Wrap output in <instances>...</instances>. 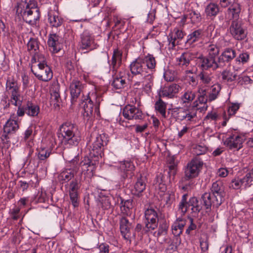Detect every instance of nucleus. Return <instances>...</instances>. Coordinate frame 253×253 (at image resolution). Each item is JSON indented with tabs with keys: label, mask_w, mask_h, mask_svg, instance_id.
<instances>
[{
	"label": "nucleus",
	"mask_w": 253,
	"mask_h": 253,
	"mask_svg": "<svg viewBox=\"0 0 253 253\" xmlns=\"http://www.w3.org/2000/svg\"><path fill=\"white\" fill-rule=\"evenodd\" d=\"M145 217L146 220L145 227L147 231H152L158 226V216L156 211L151 208L145 211Z\"/></svg>",
	"instance_id": "12"
},
{
	"label": "nucleus",
	"mask_w": 253,
	"mask_h": 253,
	"mask_svg": "<svg viewBox=\"0 0 253 253\" xmlns=\"http://www.w3.org/2000/svg\"><path fill=\"white\" fill-rule=\"evenodd\" d=\"M122 52L118 49H116L113 51V54L112 59L110 62L109 61L110 68L113 71H117L118 68L122 63Z\"/></svg>",
	"instance_id": "24"
},
{
	"label": "nucleus",
	"mask_w": 253,
	"mask_h": 253,
	"mask_svg": "<svg viewBox=\"0 0 253 253\" xmlns=\"http://www.w3.org/2000/svg\"><path fill=\"white\" fill-rule=\"evenodd\" d=\"M164 77L166 81L168 82H172L177 78L176 73L173 70H168L165 72Z\"/></svg>",
	"instance_id": "52"
},
{
	"label": "nucleus",
	"mask_w": 253,
	"mask_h": 253,
	"mask_svg": "<svg viewBox=\"0 0 253 253\" xmlns=\"http://www.w3.org/2000/svg\"><path fill=\"white\" fill-rule=\"evenodd\" d=\"M246 137V133L233 131L228 135L223 143L229 149L238 151L243 147V144Z\"/></svg>",
	"instance_id": "7"
},
{
	"label": "nucleus",
	"mask_w": 253,
	"mask_h": 253,
	"mask_svg": "<svg viewBox=\"0 0 253 253\" xmlns=\"http://www.w3.org/2000/svg\"><path fill=\"white\" fill-rule=\"evenodd\" d=\"M189 17L191 21L193 23H198L201 20V16L200 13L196 11H192L189 13Z\"/></svg>",
	"instance_id": "59"
},
{
	"label": "nucleus",
	"mask_w": 253,
	"mask_h": 253,
	"mask_svg": "<svg viewBox=\"0 0 253 253\" xmlns=\"http://www.w3.org/2000/svg\"><path fill=\"white\" fill-rule=\"evenodd\" d=\"M237 76V74H233L231 71L228 70H224L221 74L222 80L227 82H231L234 81Z\"/></svg>",
	"instance_id": "47"
},
{
	"label": "nucleus",
	"mask_w": 253,
	"mask_h": 253,
	"mask_svg": "<svg viewBox=\"0 0 253 253\" xmlns=\"http://www.w3.org/2000/svg\"><path fill=\"white\" fill-rule=\"evenodd\" d=\"M108 141V135L105 133L98 134L93 142L90 155L95 157H101L103 154L104 146Z\"/></svg>",
	"instance_id": "8"
},
{
	"label": "nucleus",
	"mask_w": 253,
	"mask_h": 253,
	"mask_svg": "<svg viewBox=\"0 0 253 253\" xmlns=\"http://www.w3.org/2000/svg\"><path fill=\"white\" fill-rule=\"evenodd\" d=\"M196 114L194 112H190L189 110H181L178 113V119L181 121L186 119L187 121H191L195 118Z\"/></svg>",
	"instance_id": "42"
},
{
	"label": "nucleus",
	"mask_w": 253,
	"mask_h": 253,
	"mask_svg": "<svg viewBox=\"0 0 253 253\" xmlns=\"http://www.w3.org/2000/svg\"><path fill=\"white\" fill-rule=\"evenodd\" d=\"M240 108V104L238 103L232 104L228 108V113L229 115H234Z\"/></svg>",
	"instance_id": "62"
},
{
	"label": "nucleus",
	"mask_w": 253,
	"mask_h": 253,
	"mask_svg": "<svg viewBox=\"0 0 253 253\" xmlns=\"http://www.w3.org/2000/svg\"><path fill=\"white\" fill-rule=\"evenodd\" d=\"M242 181L243 187L247 188L250 187L253 184V177L251 174L248 173L246 175L241 179Z\"/></svg>",
	"instance_id": "54"
},
{
	"label": "nucleus",
	"mask_w": 253,
	"mask_h": 253,
	"mask_svg": "<svg viewBox=\"0 0 253 253\" xmlns=\"http://www.w3.org/2000/svg\"><path fill=\"white\" fill-rule=\"evenodd\" d=\"M50 92L51 103L53 105L55 108L59 107L61 102V98L58 89L56 88L54 90H51Z\"/></svg>",
	"instance_id": "41"
},
{
	"label": "nucleus",
	"mask_w": 253,
	"mask_h": 253,
	"mask_svg": "<svg viewBox=\"0 0 253 253\" xmlns=\"http://www.w3.org/2000/svg\"><path fill=\"white\" fill-rule=\"evenodd\" d=\"M132 228L131 224L128 220L125 217H122L120 220V229L121 234L124 238L129 240L130 238V229Z\"/></svg>",
	"instance_id": "20"
},
{
	"label": "nucleus",
	"mask_w": 253,
	"mask_h": 253,
	"mask_svg": "<svg viewBox=\"0 0 253 253\" xmlns=\"http://www.w3.org/2000/svg\"><path fill=\"white\" fill-rule=\"evenodd\" d=\"M241 6L239 3H233L228 9V14L232 15L233 18H237L239 17V14L241 12Z\"/></svg>",
	"instance_id": "45"
},
{
	"label": "nucleus",
	"mask_w": 253,
	"mask_h": 253,
	"mask_svg": "<svg viewBox=\"0 0 253 253\" xmlns=\"http://www.w3.org/2000/svg\"><path fill=\"white\" fill-rule=\"evenodd\" d=\"M209 101V97L199 95L197 99L194 102L193 106L197 108V109L200 112H205L208 107L207 104Z\"/></svg>",
	"instance_id": "31"
},
{
	"label": "nucleus",
	"mask_w": 253,
	"mask_h": 253,
	"mask_svg": "<svg viewBox=\"0 0 253 253\" xmlns=\"http://www.w3.org/2000/svg\"><path fill=\"white\" fill-rule=\"evenodd\" d=\"M169 228V223L166 220H163L160 223L158 231V235L160 236L166 234Z\"/></svg>",
	"instance_id": "56"
},
{
	"label": "nucleus",
	"mask_w": 253,
	"mask_h": 253,
	"mask_svg": "<svg viewBox=\"0 0 253 253\" xmlns=\"http://www.w3.org/2000/svg\"><path fill=\"white\" fill-rule=\"evenodd\" d=\"M84 87L83 84L77 80H74L70 84V90L72 101L77 98Z\"/></svg>",
	"instance_id": "22"
},
{
	"label": "nucleus",
	"mask_w": 253,
	"mask_h": 253,
	"mask_svg": "<svg viewBox=\"0 0 253 253\" xmlns=\"http://www.w3.org/2000/svg\"><path fill=\"white\" fill-rule=\"evenodd\" d=\"M27 47L28 51L34 55L32 58H34L36 56L43 55L39 53V43L37 39L31 38L27 43Z\"/></svg>",
	"instance_id": "34"
},
{
	"label": "nucleus",
	"mask_w": 253,
	"mask_h": 253,
	"mask_svg": "<svg viewBox=\"0 0 253 253\" xmlns=\"http://www.w3.org/2000/svg\"><path fill=\"white\" fill-rule=\"evenodd\" d=\"M241 187H243L241 179L233 180L230 184V187H232L235 189H238Z\"/></svg>",
	"instance_id": "63"
},
{
	"label": "nucleus",
	"mask_w": 253,
	"mask_h": 253,
	"mask_svg": "<svg viewBox=\"0 0 253 253\" xmlns=\"http://www.w3.org/2000/svg\"><path fill=\"white\" fill-rule=\"evenodd\" d=\"M31 62L32 64L38 63L37 66H32L31 71L39 80L48 82L52 79V72L47 65L45 58L43 55L36 56L34 58L32 59Z\"/></svg>",
	"instance_id": "4"
},
{
	"label": "nucleus",
	"mask_w": 253,
	"mask_h": 253,
	"mask_svg": "<svg viewBox=\"0 0 253 253\" xmlns=\"http://www.w3.org/2000/svg\"><path fill=\"white\" fill-rule=\"evenodd\" d=\"M230 32L233 37L237 40H243L247 36L245 30L239 21H233L230 27Z\"/></svg>",
	"instance_id": "13"
},
{
	"label": "nucleus",
	"mask_w": 253,
	"mask_h": 253,
	"mask_svg": "<svg viewBox=\"0 0 253 253\" xmlns=\"http://www.w3.org/2000/svg\"><path fill=\"white\" fill-rule=\"evenodd\" d=\"M184 34L182 31L178 29L175 28L169 34L168 37V40L169 45L173 48L175 45V41L176 40H181L183 38Z\"/></svg>",
	"instance_id": "30"
},
{
	"label": "nucleus",
	"mask_w": 253,
	"mask_h": 253,
	"mask_svg": "<svg viewBox=\"0 0 253 253\" xmlns=\"http://www.w3.org/2000/svg\"><path fill=\"white\" fill-rule=\"evenodd\" d=\"M94 99H95V96L94 95L91 94L90 99L86 98L84 102L83 108L84 112L83 113V115L84 118L86 117L87 119L93 115L94 106L91 103V101L94 100Z\"/></svg>",
	"instance_id": "23"
},
{
	"label": "nucleus",
	"mask_w": 253,
	"mask_h": 253,
	"mask_svg": "<svg viewBox=\"0 0 253 253\" xmlns=\"http://www.w3.org/2000/svg\"><path fill=\"white\" fill-rule=\"evenodd\" d=\"M79 188V183L77 180H73L69 185V195L72 204L74 207L78 206V190Z\"/></svg>",
	"instance_id": "21"
},
{
	"label": "nucleus",
	"mask_w": 253,
	"mask_h": 253,
	"mask_svg": "<svg viewBox=\"0 0 253 253\" xmlns=\"http://www.w3.org/2000/svg\"><path fill=\"white\" fill-rule=\"evenodd\" d=\"M236 56V51L231 48H227L224 49L221 54L218 57V62L221 64L224 62H228L231 61Z\"/></svg>",
	"instance_id": "27"
},
{
	"label": "nucleus",
	"mask_w": 253,
	"mask_h": 253,
	"mask_svg": "<svg viewBox=\"0 0 253 253\" xmlns=\"http://www.w3.org/2000/svg\"><path fill=\"white\" fill-rule=\"evenodd\" d=\"M120 76L119 77H116L112 84V85L114 86V88L116 89H120L123 88L125 84H126V79L123 76V74H125V72L123 71H120Z\"/></svg>",
	"instance_id": "43"
},
{
	"label": "nucleus",
	"mask_w": 253,
	"mask_h": 253,
	"mask_svg": "<svg viewBox=\"0 0 253 253\" xmlns=\"http://www.w3.org/2000/svg\"><path fill=\"white\" fill-rule=\"evenodd\" d=\"M203 165L204 162L202 159L197 157L192 159L184 169V178L186 180H189L198 177Z\"/></svg>",
	"instance_id": "6"
},
{
	"label": "nucleus",
	"mask_w": 253,
	"mask_h": 253,
	"mask_svg": "<svg viewBox=\"0 0 253 253\" xmlns=\"http://www.w3.org/2000/svg\"><path fill=\"white\" fill-rule=\"evenodd\" d=\"M196 97L195 92L187 89L184 90L183 94L180 97V99L183 103H190L192 102Z\"/></svg>",
	"instance_id": "37"
},
{
	"label": "nucleus",
	"mask_w": 253,
	"mask_h": 253,
	"mask_svg": "<svg viewBox=\"0 0 253 253\" xmlns=\"http://www.w3.org/2000/svg\"><path fill=\"white\" fill-rule=\"evenodd\" d=\"M185 225V220L180 217L177 218L171 226L172 234L175 236H179L182 234L183 228Z\"/></svg>",
	"instance_id": "28"
},
{
	"label": "nucleus",
	"mask_w": 253,
	"mask_h": 253,
	"mask_svg": "<svg viewBox=\"0 0 253 253\" xmlns=\"http://www.w3.org/2000/svg\"><path fill=\"white\" fill-rule=\"evenodd\" d=\"M25 112L28 116L35 117L37 116L39 113L40 108L36 104L28 101L25 107Z\"/></svg>",
	"instance_id": "36"
},
{
	"label": "nucleus",
	"mask_w": 253,
	"mask_h": 253,
	"mask_svg": "<svg viewBox=\"0 0 253 253\" xmlns=\"http://www.w3.org/2000/svg\"><path fill=\"white\" fill-rule=\"evenodd\" d=\"M81 48L84 49H89L92 50L97 47L94 43L93 38L87 31H84L81 35Z\"/></svg>",
	"instance_id": "19"
},
{
	"label": "nucleus",
	"mask_w": 253,
	"mask_h": 253,
	"mask_svg": "<svg viewBox=\"0 0 253 253\" xmlns=\"http://www.w3.org/2000/svg\"><path fill=\"white\" fill-rule=\"evenodd\" d=\"M118 167L119 172L121 176L125 178L127 177V172L133 169V164L130 161H124L120 162Z\"/></svg>",
	"instance_id": "26"
},
{
	"label": "nucleus",
	"mask_w": 253,
	"mask_h": 253,
	"mask_svg": "<svg viewBox=\"0 0 253 253\" xmlns=\"http://www.w3.org/2000/svg\"><path fill=\"white\" fill-rule=\"evenodd\" d=\"M145 188L146 184L144 181L141 178L138 179L134 185V194L138 195L142 192L145 189Z\"/></svg>",
	"instance_id": "48"
},
{
	"label": "nucleus",
	"mask_w": 253,
	"mask_h": 253,
	"mask_svg": "<svg viewBox=\"0 0 253 253\" xmlns=\"http://www.w3.org/2000/svg\"><path fill=\"white\" fill-rule=\"evenodd\" d=\"M193 151L197 155H203L207 151V147L204 145H197L193 148Z\"/></svg>",
	"instance_id": "58"
},
{
	"label": "nucleus",
	"mask_w": 253,
	"mask_h": 253,
	"mask_svg": "<svg viewBox=\"0 0 253 253\" xmlns=\"http://www.w3.org/2000/svg\"><path fill=\"white\" fill-rule=\"evenodd\" d=\"M218 118V115L217 112L215 111H212L208 112V114L204 119V121H215Z\"/></svg>",
	"instance_id": "60"
},
{
	"label": "nucleus",
	"mask_w": 253,
	"mask_h": 253,
	"mask_svg": "<svg viewBox=\"0 0 253 253\" xmlns=\"http://www.w3.org/2000/svg\"><path fill=\"white\" fill-rule=\"evenodd\" d=\"M50 154V148H42L38 153V158L41 160H44L49 156Z\"/></svg>",
	"instance_id": "55"
},
{
	"label": "nucleus",
	"mask_w": 253,
	"mask_h": 253,
	"mask_svg": "<svg viewBox=\"0 0 253 253\" xmlns=\"http://www.w3.org/2000/svg\"><path fill=\"white\" fill-rule=\"evenodd\" d=\"M164 198L167 204L171 205L175 199L174 194L172 192H169L165 194Z\"/></svg>",
	"instance_id": "61"
},
{
	"label": "nucleus",
	"mask_w": 253,
	"mask_h": 253,
	"mask_svg": "<svg viewBox=\"0 0 253 253\" xmlns=\"http://www.w3.org/2000/svg\"><path fill=\"white\" fill-rule=\"evenodd\" d=\"M62 38L56 34H51L48 36L47 43L52 52H59L62 47Z\"/></svg>",
	"instance_id": "17"
},
{
	"label": "nucleus",
	"mask_w": 253,
	"mask_h": 253,
	"mask_svg": "<svg viewBox=\"0 0 253 253\" xmlns=\"http://www.w3.org/2000/svg\"><path fill=\"white\" fill-rule=\"evenodd\" d=\"M91 94H93L95 96V99H94V100H93V101L92 100L91 103L94 106L95 112H97L99 109L100 103L102 99L101 98V97L99 95H97L95 89H94L92 91L89 92L88 93L87 99H90V96Z\"/></svg>",
	"instance_id": "46"
},
{
	"label": "nucleus",
	"mask_w": 253,
	"mask_h": 253,
	"mask_svg": "<svg viewBox=\"0 0 253 253\" xmlns=\"http://www.w3.org/2000/svg\"><path fill=\"white\" fill-rule=\"evenodd\" d=\"M190 60L189 53H184L176 58V64L181 66H187L189 64Z\"/></svg>",
	"instance_id": "44"
},
{
	"label": "nucleus",
	"mask_w": 253,
	"mask_h": 253,
	"mask_svg": "<svg viewBox=\"0 0 253 253\" xmlns=\"http://www.w3.org/2000/svg\"><path fill=\"white\" fill-rule=\"evenodd\" d=\"M229 172L226 168H220L218 169L217 174L221 177H225L227 176Z\"/></svg>",
	"instance_id": "64"
},
{
	"label": "nucleus",
	"mask_w": 253,
	"mask_h": 253,
	"mask_svg": "<svg viewBox=\"0 0 253 253\" xmlns=\"http://www.w3.org/2000/svg\"><path fill=\"white\" fill-rule=\"evenodd\" d=\"M36 198L40 203H44L48 199L45 191L42 188H41V190L38 191Z\"/></svg>",
	"instance_id": "53"
},
{
	"label": "nucleus",
	"mask_w": 253,
	"mask_h": 253,
	"mask_svg": "<svg viewBox=\"0 0 253 253\" xmlns=\"http://www.w3.org/2000/svg\"><path fill=\"white\" fill-rule=\"evenodd\" d=\"M198 66L203 70L211 69L215 70L222 65L218 62V59L209 56L205 57L203 55L199 56L197 59Z\"/></svg>",
	"instance_id": "10"
},
{
	"label": "nucleus",
	"mask_w": 253,
	"mask_h": 253,
	"mask_svg": "<svg viewBox=\"0 0 253 253\" xmlns=\"http://www.w3.org/2000/svg\"><path fill=\"white\" fill-rule=\"evenodd\" d=\"M198 200L196 197L190 198L189 201V206H192L191 210L193 212H199L201 210V207L198 205ZM187 203L180 202L178 206V211L181 215H183L187 211Z\"/></svg>",
	"instance_id": "18"
},
{
	"label": "nucleus",
	"mask_w": 253,
	"mask_h": 253,
	"mask_svg": "<svg viewBox=\"0 0 253 253\" xmlns=\"http://www.w3.org/2000/svg\"><path fill=\"white\" fill-rule=\"evenodd\" d=\"M199 77L204 84H210L213 78L211 74L205 72H202L199 74Z\"/></svg>",
	"instance_id": "50"
},
{
	"label": "nucleus",
	"mask_w": 253,
	"mask_h": 253,
	"mask_svg": "<svg viewBox=\"0 0 253 253\" xmlns=\"http://www.w3.org/2000/svg\"><path fill=\"white\" fill-rule=\"evenodd\" d=\"M212 196L215 198L216 207L219 206L223 200V189L221 182L216 181L212 183L211 188Z\"/></svg>",
	"instance_id": "16"
},
{
	"label": "nucleus",
	"mask_w": 253,
	"mask_h": 253,
	"mask_svg": "<svg viewBox=\"0 0 253 253\" xmlns=\"http://www.w3.org/2000/svg\"><path fill=\"white\" fill-rule=\"evenodd\" d=\"M162 98L158 97V100L154 104V108L156 112L159 113L165 118H166L167 104L162 100Z\"/></svg>",
	"instance_id": "35"
},
{
	"label": "nucleus",
	"mask_w": 253,
	"mask_h": 253,
	"mask_svg": "<svg viewBox=\"0 0 253 253\" xmlns=\"http://www.w3.org/2000/svg\"><path fill=\"white\" fill-rule=\"evenodd\" d=\"M16 9V14L19 18H22L26 23L32 26L36 25L40 18L39 9L37 7L30 8L29 4L26 1H21L18 2Z\"/></svg>",
	"instance_id": "3"
},
{
	"label": "nucleus",
	"mask_w": 253,
	"mask_h": 253,
	"mask_svg": "<svg viewBox=\"0 0 253 253\" xmlns=\"http://www.w3.org/2000/svg\"><path fill=\"white\" fill-rule=\"evenodd\" d=\"M202 199L206 209H210L212 204L216 206V204L214 202L215 201V198L212 196V194L205 193L203 195Z\"/></svg>",
	"instance_id": "38"
},
{
	"label": "nucleus",
	"mask_w": 253,
	"mask_h": 253,
	"mask_svg": "<svg viewBox=\"0 0 253 253\" xmlns=\"http://www.w3.org/2000/svg\"><path fill=\"white\" fill-rule=\"evenodd\" d=\"M219 12V5L214 2H210L205 7V13L207 17H215Z\"/></svg>",
	"instance_id": "33"
},
{
	"label": "nucleus",
	"mask_w": 253,
	"mask_h": 253,
	"mask_svg": "<svg viewBox=\"0 0 253 253\" xmlns=\"http://www.w3.org/2000/svg\"><path fill=\"white\" fill-rule=\"evenodd\" d=\"M6 92L10 95V103L14 106L22 105L23 97L20 93V85L13 77L7 78L5 84Z\"/></svg>",
	"instance_id": "5"
},
{
	"label": "nucleus",
	"mask_w": 253,
	"mask_h": 253,
	"mask_svg": "<svg viewBox=\"0 0 253 253\" xmlns=\"http://www.w3.org/2000/svg\"><path fill=\"white\" fill-rule=\"evenodd\" d=\"M202 31L201 30H197L188 36L187 41L190 42H194L198 41L202 36Z\"/></svg>",
	"instance_id": "49"
},
{
	"label": "nucleus",
	"mask_w": 253,
	"mask_h": 253,
	"mask_svg": "<svg viewBox=\"0 0 253 253\" xmlns=\"http://www.w3.org/2000/svg\"><path fill=\"white\" fill-rule=\"evenodd\" d=\"M48 21L51 26L58 27L62 24L63 20L59 16L58 12L51 11L48 13Z\"/></svg>",
	"instance_id": "32"
},
{
	"label": "nucleus",
	"mask_w": 253,
	"mask_h": 253,
	"mask_svg": "<svg viewBox=\"0 0 253 253\" xmlns=\"http://www.w3.org/2000/svg\"><path fill=\"white\" fill-rule=\"evenodd\" d=\"M250 55L248 52H243L235 60V63L233 65V69L235 71H238L241 69L243 65L248 62Z\"/></svg>",
	"instance_id": "29"
},
{
	"label": "nucleus",
	"mask_w": 253,
	"mask_h": 253,
	"mask_svg": "<svg viewBox=\"0 0 253 253\" xmlns=\"http://www.w3.org/2000/svg\"><path fill=\"white\" fill-rule=\"evenodd\" d=\"M58 137L62 145L66 147L76 146L81 140L80 136L76 133V128L70 123H65L60 127Z\"/></svg>",
	"instance_id": "2"
},
{
	"label": "nucleus",
	"mask_w": 253,
	"mask_h": 253,
	"mask_svg": "<svg viewBox=\"0 0 253 253\" xmlns=\"http://www.w3.org/2000/svg\"><path fill=\"white\" fill-rule=\"evenodd\" d=\"M69 162V165L67 166L68 168L64 169L60 173L59 175V179L60 180L68 182L71 180L74 176V174L77 173L79 169L78 166V162L77 160L72 159L68 160Z\"/></svg>",
	"instance_id": "9"
},
{
	"label": "nucleus",
	"mask_w": 253,
	"mask_h": 253,
	"mask_svg": "<svg viewBox=\"0 0 253 253\" xmlns=\"http://www.w3.org/2000/svg\"><path fill=\"white\" fill-rule=\"evenodd\" d=\"M97 162L91 160L88 157H84L80 163L81 167L83 173H86L89 176L93 175L95 170Z\"/></svg>",
	"instance_id": "15"
},
{
	"label": "nucleus",
	"mask_w": 253,
	"mask_h": 253,
	"mask_svg": "<svg viewBox=\"0 0 253 253\" xmlns=\"http://www.w3.org/2000/svg\"><path fill=\"white\" fill-rule=\"evenodd\" d=\"M221 90V85L218 84L212 85L209 93V101L211 102L216 99L219 94Z\"/></svg>",
	"instance_id": "40"
},
{
	"label": "nucleus",
	"mask_w": 253,
	"mask_h": 253,
	"mask_svg": "<svg viewBox=\"0 0 253 253\" xmlns=\"http://www.w3.org/2000/svg\"><path fill=\"white\" fill-rule=\"evenodd\" d=\"M154 57L151 54L139 56L129 65V69L132 75L133 86L136 89H150L152 85V73L156 67Z\"/></svg>",
	"instance_id": "1"
},
{
	"label": "nucleus",
	"mask_w": 253,
	"mask_h": 253,
	"mask_svg": "<svg viewBox=\"0 0 253 253\" xmlns=\"http://www.w3.org/2000/svg\"><path fill=\"white\" fill-rule=\"evenodd\" d=\"M207 51L208 52V55L210 57L216 59V56L219 54V48L215 44H210L207 48Z\"/></svg>",
	"instance_id": "51"
},
{
	"label": "nucleus",
	"mask_w": 253,
	"mask_h": 253,
	"mask_svg": "<svg viewBox=\"0 0 253 253\" xmlns=\"http://www.w3.org/2000/svg\"><path fill=\"white\" fill-rule=\"evenodd\" d=\"M123 116L127 120H140L142 118V112L138 108L131 105L126 106L123 110Z\"/></svg>",
	"instance_id": "14"
},
{
	"label": "nucleus",
	"mask_w": 253,
	"mask_h": 253,
	"mask_svg": "<svg viewBox=\"0 0 253 253\" xmlns=\"http://www.w3.org/2000/svg\"><path fill=\"white\" fill-rule=\"evenodd\" d=\"M181 89V87L177 84H172L160 87L157 90L158 97L160 98H172Z\"/></svg>",
	"instance_id": "11"
},
{
	"label": "nucleus",
	"mask_w": 253,
	"mask_h": 253,
	"mask_svg": "<svg viewBox=\"0 0 253 253\" xmlns=\"http://www.w3.org/2000/svg\"><path fill=\"white\" fill-rule=\"evenodd\" d=\"M34 129V126H30L25 130L23 133V139L25 141L34 137L35 135L34 133H33Z\"/></svg>",
	"instance_id": "57"
},
{
	"label": "nucleus",
	"mask_w": 253,
	"mask_h": 253,
	"mask_svg": "<svg viewBox=\"0 0 253 253\" xmlns=\"http://www.w3.org/2000/svg\"><path fill=\"white\" fill-rule=\"evenodd\" d=\"M15 115H11L4 126V132L6 133H14L19 129V125L16 120L14 119Z\"/></svg>",
	"instance_id": "25"
},
{
	"label": "nucleus",
	"mask_w": 253,
	"mask_h": 253,
	"mask_svg": "<svg viewBox=\"0 0 253 253\" xmlns=\"http://www.w3.org/2000/svg\"><path fill=\"white\" fill-rule=\"evenodd\" d=\"M121 205L120 208L122 213L126 215L130 214V210L133 207L132 200L129 199L124 201L122 199Z\"/></svg>",
	"instance_id": "39"
}]
</instances>
